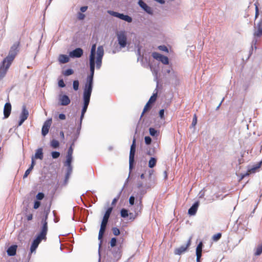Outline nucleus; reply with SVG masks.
Here are the masks:
<instances>
[{
  "instance_id": "1",
  "label": "nucleus",
  "mask_w": 262,
  "mask_h": 262,
  "mask_svg": "<svg viewBox=\"0 0 262 262\" xmlns=\"http://www.w3.org/2000/svg\"><path fill=\"white\" fill-rule=\"evenodd\" d=\"M90 74L87 76L83 89L93 90L94 84V75L95 68V59H89Z\"/></svg>"
},
{
  "instance_id": "2",
  "label": "nucleus",
  "mask_w": 262,
  "mask_h": 262,
  "mask_svg": "<svg viewBox=\"0 0 262 262\" xmlns=\"http://www.w3.org/2000/svg\"><path fill=\"white\" fill-rule=\"evenodd\" d=\"M19 42H15L11 47L9 54L3 61V63H8V66H10L13 60L14 59L16 55L18 52Z\"/></svg>"
},
{
  "instance_id": "3",
  "label": "nucleus",
  "mask_w": 262,
  "mask_h": 262,
  "mask_svg": "<svg viewBox=\"0 0 262 262\" xmlns=\"http://www.w3.org/2000/svg\"><path fill=\"white\" fill-rule=\"evenodd\" d=\"M92 91L91 90L83 89L82 94V107L81 113L85 114L90 102Z\"/></svg>"
},
{
  "instance_id": "4",
  "label": "nucleus",
  "mask_w": 262,
  "mask_h": 262,
  "mask_svg": "<svg viewBox=\"0 0 262 262\" xmlns=\"http://www.w3.org/2000/svg\"><path fill=\"white\" fill-rule=\"evenodd\" d=\"M136 139L134 137L133 140L132 144L130 146V152H129V174L131 172V171L133 170L134 164H135V156L136 154Z\"/></svg>"
},
{
  "instance_id": "5",
  "label": "nucleus",
  "mask_w": 262,
  "mask_h": 262,
  "mask_svg": "<svg viewBox=\"0 0 262 262\" xmlns=\"http://www.w3.org/2000/svg\"><path fill=\"white\" fill-rule=\"evenodd\" d=\"M107 13L114 17L118 18L121 20L126 21L128 23H130L133 21V18L131 16L121 13L118 12L114 11L112 10H107Z\"/></svg>"
},
{
  "instance_id": "6",
  "label": "nucleus",
  "mask_w": 262,
  "mask_h": 262,
  "mask_svg": "<svg viewBox=\"0 0 262 262\" xmlns=\"http://www.w3.org/2000/svg\"><path fill=\"white\" fill-rule=\"evenodd\" d=\"M103 55V47L102 46H99L97 49V57L95 58V66L97 69H100L101 68Z\"/></svg>"
},
{
  "instance_id": "7",
  "label": "nucleus",
  "mask_w": 262,
  "mask_h": 262,
  "mask_svg": "<svg viewBox=\"0 0 262 262\" xmlns=\"http://www.w3.org/2000/svg\"><path fill=\"white\" fill-rule=\"evenodd\" d=\"M117 40L120 48H123L126 46L127 36L124 31H120L117 34Z\"/></svg>"
},
{
  "instance_id": "8",
  "label": "nucleus",
  "mask_w": 262,
  "mask_h": 262,
  "mask_svg": "<svg viewBox=\"0 0 262 262\" xmlns=\"http://www.w3.org/2000/svg\"><path fill=\"white\" fill-rule=\"evenodd\" d=\"M106 228V226L101 224L100 228L99 234H98V239L100 241V243L99 244V249H98V255H99L98 262L101 261V253H100V248H101V244L102 243L103 236L105 231Z\"/></svg>"
},
{
  "instance_id": "9",
  "label": "nucleus",
  "mask_w": 262,
  "mask_h": 262,
  "mask_svg": "<svg viewBox=\"0 0 262 262\" xmlns=\"http://www.w3.org/2000/svg\"><path fill=\"white\" fill-rule=\"evenodd\" d=\"M42 240H46V239L41 237L38 235H37L36 237L33 239L30 247V252L29 254V257L31 256V253L36 251L39 244L40 243Z\"/></svg>"
},
{
  "instance_id": "10",
  "label": "nucleus",
  "mask_w": 262,
  "mask_h": 262,
  "mask_svg": "<svg viewBox=\"0 0 262 262\" xmlns=\"http://www.w3.org/2000/svg\"><path fill=\"white\" fill-rule=\"evenodd\" d=\"M152 57L159 61H161L164 64H169V59L168 58L162 54H160L158 52H154L152 53Z\"/></svg>"
},
{
  "instance_id": "11",
  "label": "nucleus",
  "mask_w": 262,
  "mask_h": 262,
  "mask_svg": "<svg viewBox=\"0 0 262 262\" xmlns=\"http://www.w3.org/2000/svg\"><path fill=\"white\" fill-rule=\"evenodd\" d=\"M29 116V112L26 108L25 105H23L22 106L21 112L20 114L19 120L18 122V126H20L27 119Z\"/></svg>"
},
{
  "instance_id": "12",
  "label": "nucleus",
  "mask_w": 262,
  "mask_h": 262,
  "mask_svg": "<svg viewBox=\"0 0 262 262\" xmlns=\"http://www.w3.org/2000/svg\"><path fill=\"white\" fill-rule=\"evenodd\" d=\"M191 237H190L185 245H182L180 247L174 249V254L180 255L186 251L191 245Z\"/></svg>"
},
{
  "instance_id": "13",
  "label": "nucleus",
  "mask_w": 262,
  "mask_h": 262,
  "mask_svg": "<svg viewBox=\"0 0 262 262\" xmlns=\"http://www.w3.org/2000/svg\"><path fill=\"white\" fill-rule=\"evenodd\" d=\"M141 48L140 46H138V49L137 51V55H138L137 60L140 61L143 67H146L147 65H149L148 63V59L147 57H144L143 55H141Z\"/></svg>"
},
{
  "instance_id": "14",
  "label": "nucleus",
  "mask_w": 262,
  "mask_h": 262,
  "mask_svg": "<svg viewBox=\"0 0 262 262\" xmlns=\"http://www.w3.org/2000/svg\"><path fill=\"white\" fill-rule=\"evenodd\" d=\"M52 123V118L47 119L44 123L41 128V134L45 137L49 133Z\"/></svg>"
},
{
  "instance_id": "15",
  "label": "nucleus",
  "mask_w": 262,
  "mask_h": 262,
  "mask_svg": "<svg viewBox=\"0 0 262 262\" xmlns=\"http://www.w3.org/2000/svg\"><path fill=\"white\" fill-rule=\"evenodd\" d=\"M112 248L113 249L110 250V251L113 255L114 260L117 261L122 256L121 246L120 245L119 247H114Z\"/></svg>"
},
{
  "instance_id": "16",
  "label": "nucleus",
  "mask_w": 262,
  "mask_h": 262,
  "mask_svg": "<svg viewBox=\"0 0 262 262\" xmlns=\"http://www.w3.org/2000/svg\"><path fill=\"white\" fill-rule=\"evenodd\" d=\"M83 54V50L80 48H77L71 51L69 53V56L71 58H80Z\"/></svg>"
},
{
  "instance_id": "17",
  "label": "nucleus",
  "mask_w": 262,
  "mask_h": 262,
  "mask_svg": "<svg viewBox=\"0 0 262 262\" xmlns=\"http://www.w3.org/2000/svg\"><path fill=\"white\" fill-rule=\"evenodd\" d=\"M71 102V100L69 97L66 95H59V104L62 106H67Z\"/></svg>"
},
{
  "instance_id": "18",
  "label": "nucleus",
  "mask_w": 262,
  "mask_h": 262,
  "mask_svg": "<svg viewBox=\"0 0 262 262\" xmlns=\"http://www.w3.org/2000/svg\"><path fill=\"white\" fill-rule=\"evenodd\" d=\"M138 4L147 14L150 15H152L153 14V11L151 7L147 5L142 0H139Z\"/></svg>"
},
{
  "instance_id": "19",
  "label": "nucleus",
  "mask_w": 262,
  "mask_h": 262,
  "mask_svg": "<svg viewBox=\"0 0 262 262\" xmlns=\"http://www.w3.org/2000/svg\"><path fill=\"white\" fill-rule=\"evenodd\" d=\"M41 224L42 225L41 227V231L37 235L47 239L46 235L48 230V223H41Z\"/></svg>"
},
{
  "instance_id": "20",
  "label": "nucleus",
  "mask_w": 262,
  "mask_h": 262,
  "mask_svg": "<svg viewBox=\"0 0 262 262\" xmlns=\"http://www.w3.org/2000/svg\"><path fill=\"white\" fill-rule=\"evenodd\" d=\"M9 67L8 63H3L2 61L0 66V80L5 77Z\"/></svg>"
},
{
  "instance_id": "21",
  "label": "nucleus",
  "mask_w": 262,
  "mask_h": 262,
  "mask_svg": "<svg viewBox=\"0 0 262 262\" xmlns=\"http://www.w3.org/2000/svg\"><path fill=\"white\" fill-rule=\"evenodd\" d=\"M255 31L254 32V37H260L262 35V18L255 27Z\"/></svg>"
},
{
  "instance_id": "22",
  "label": "nucleus",
  "mask_w": 262,
  "mask_h": 262,
  "mask_svg": "<svg viewBox=\"0 0 262 262\" xmlns=\"http://www.w3.org/2000/svg\"><path fill=\"white\" fill-rule=\"evenodd\" d=\"M199 204V201H195L188 209V214L191 216L194 215L197 212Z\"/></svg>"
},
{
  "instance_id": "23",
  "label": "nucleus",
  "mask_w": 262,
  "mask_h": 262,
  "mask_svg": "<svg viewBox=\"0 0 262 262\" xmlns=\"http://www.w3.org/2000/svg\"><path fill=\"white\" fill-rule=\"evenodd\" d=\"M11 112V104L9 102H6L4 107V119L9 117Z\"/></svg>"
},
{
  "instance_id": "24",
  "label": "nucleus",
  "mask_w": 262,
  "mask_h": 262,
  "mask_svg": "<svg viewBox=\"0 0 262 262\" xmlns=\"http://www.w3.org/2000/svg\"><path fill=\"white\" fill-rule=\"evenodd\" d=\"M142 201L137 200V203L135 206L132 209L136 214L139 215L142 210Z\"/></svg>"
},
{
  "instance_id": "25",
  "label": "nucleus",
  "mask_w": 262,
  "mask_h": 262,
  "mask_svg": "<svg viewBox=\"0 0 262 262\" xmlns=\"http://www.w3.org/2000/svg\"><path fill=\"white\" fill-rule=\"evenodd\" d=\"M17 246L16 245H11L7 250V255L9 256H15L16 254Z\"/></svg>"
},
{
  "instance_id": "26",
  "label": "nucleus",
  "mask_w": 262,
  "mask_h": 262,
  "mask_svg": "<svg viewBox=\"0 0 262 262\" xmlns=\"http://www.w3.org/2000/svg\"><path fill=\"white\" fill-rule=\"evenodd\" d=\"M35 164V161L33 159V157H32L31 164L30 166H29V167L26 170V171L23 176L24 179L27 178L28 176L30 174V172L33 169Z\"/></svg>"
},
{
  "instance_id": "27",
  "label": "nucleus",
  "mask_w": 262,
  "mask_h": 262,
  "mask_svg": "<svg viewBox=\"0 0 262 262\" xmlns=\"http://www.w3.org/2000/svg\"><path fill=\"white\" fill-rule=\"evenodd\" d=\"M32 157H33V159L42 160L43 158V149L41 147L37 149L34 156Z\"/></svg>"
},
{
  "instance_id": "28",
  "label": "nucleus",
  "mask_w": 262,
  "mask_h": 262,
  "mask_svg": "<svg viewBox=\"0 0 262 262\" xmlns=\"http://www.w3.org/2000/svg\"><path fill=\"white\" fill-rule=\"evenodd\" d=\"M146 193V190L143 188H139V191L136 194V198L137 200L142 201L144 195Z\"/></svg>"
},
{
  "instance_id": "29",
  "label": "nucleus",
  "mask_w": 262,
  "mask_h": 262,
  "mask_svg": "<svg viewBox=\"0 0 262 262\" xmlns=\"http://www.w3.org/2000/svg\"><path fill=\"white\" fill-rule=\"evenodd\" d=\"M69 57L64 54H61L58 57V61L60 63H67L69 61Z\"/></svg>"
},
{
  "instance_id": "30",
  "label": "nucleus",
  "mask_w": 262,
  "mask_h": 262,
  "mask_svg": "<svg viewBox=\"0 0 262 262\" xmlns=\"http://www.w3.org/2000/svg\"><path fill=\"white\" fill-rule=\"evenodd\" d=\"M96 45L93 44L91 47L89 59H95L96 54H97V51H96Z\"/></svg>"
},
{
  "instance_id": "31",
  "label": "nucleus",
  "mask_w": 262,
  "mask_h": 262,
  "mask_svg": "<svg viewBox=\"0 0 262 262\" xmlns=\"http://www.w3.org/2000/svg\"><path fill=\"white\" fill-rule=\"evenodd\" d=\"M262 164V161H260L255 165H253L251 168L248 169V171L250 172H254L259 168L260 167Z\"/></svg>"
},
{
  "instance_id": "32",
  "label": "nucleus",
  "mask_w": 262,
  "mask_h": 262,
  "mask_svg": "<svg viewBox=\"0 0 262 262\" xmlns=\"http://www.w3.org/2000/svg\"><path fill=\"white\" fill-rule=\"evenodd\" d=\"M64 166L67 167V172L65 176V180H67L70 176L73 170L72 165H64Z\"/></svg>"
},
{
  "instance_id": "33",
  "label": "nucleus",
  "mask_w": 262,
  "mask_h": 262,
  "mask_svg": "<svg viewBox=\"0 0 262 262\" xmlns=\"http://www.w3.org/2000/svg\"><path fill=\"white\" fill-rule=\"evenodd\" d=\"M149 133L151 136L157 138L159 136L160 132L155 128L150 127L149 128Z\"/></svg>"
},
{
  "instance_id": "34",
  "label": "nucleus",
  "mask_w": 262,
  "mask_h": 262,
  "mask_svg": "<svg viewBox=\"0 0 262 262\" xmlns=\"http://www.w3.org/2000/svg\"><path fill=\"white\" fill-rule=\"evenodd\" d=\"M157 159L155 157H151L148 161V167L150 168H154L157 163Z\"/></svg>"
},
{
  "instance_id": "35",
  "label": "nucleus",
  "mask_w": 262,
  "mask_h": 262,
  "mask_svg": "<svg viewBox=\"0 0 262 262\" xmlns=\"http://www.w3.org/2000/svg\"><path fill=\"white\" fill-rule=\"evenodd\" d=\"M79 135H80L76 134V133H74L73 134V135L71 136V139L70 141V142L71 143V144H72V145H75V143L76 142V141L78 139Z\"/></svg>"
},
{
  "instance_id": "36",
  "label": "nucleus",
  "mask_w": 262,
  "mask_h": 262,
  "mask_svg": "<svg viewBox=\"0 0 262 262\" xmlns=\"http://www.w3.org/2000/svg\"><path fill=\"white\" fill-rule=\"evenodd\" d=\"M152 104H151V103H148V102H147L146 104V105H145L144 108H143V112L142 113V114L141 115V117H140V119L143 117V116L144 115V114L147 111H149L151 107H152Z\"/></svg>"
},
{
  "instance_id": "37",
  "label": "nucleus",
  "mask_w": 262,
  "mask_h": 262,
  "mask_svg": "<svg viewBox=\"0 0 262 262\" xmlns=\"http://www.w3.org/2000/svg\"><path fill=\"white\" fill-rule=\"evenodd\" d=\"M113 211V207H109L107 208L106 210L105 211V212L104 214V216L103 217L109 220V218L110 217V215L112 213V212Z\"/></svg>"
},
{
  "instance_id": "38",
  "label": "nucleus",
  "mask_w": 262,
  "mask_h": 262,
  "mask_svg": "<svg viewBox=\"0 0 262 262\" xmlns=\"http://www.w3.org/2000/svg\"><path fill=\"white\" fill-rule=\"evenodd\" d=\"M128 210L125 208H122L120 210V215L122 218H126L128 216Z\"/></svg>"
},
{
  "instance_id": "39",
  "label": "nucleus",
  "mask_w": 262,
  "mask_h": 262,
  "mask_svg": "<svg viewBox=\"0 0 262 262\" xmlns=\"http://www.w3.org/2000/svg\"><path fill=\"white\" fill-rule=\"evenodd\" d=\"M59 142L55 139H53L50 142V145L53 148H57L59 146Z\"/></svg>"
},
{
  "instance_id": "40",
  "label": "nucleus",
  "mask_w": 262,
  "mask_h": 262,
  "mask_svg": "<svg viewBox=\"0 0 262 262\" xmlns=\"http://www.w3.org/2000/svg\"><path fill=\"white\" fill-rule=\"evenodd\" d=\"M72 161H73V156L66 155V160L64 162V165H72Z\"/></svg>"
},
{
  "instance_id": "41",
  "label": "nucleus",
  "mask_w": 262,
  "mask_h": 262,
  "mask_svg": "<svg viewBox=\"0 0 262 262\" xmlns=\"http://www.w3.org/2000/svg\"><path fill=\"white\" fill-rule=\"evenodd\" d=\"M158 97L157 92L154 93L152 95L150 96L149 100L148 103L153 104L156 101L157 98Z\"/></svg>"
},
{
  "instance_id": "42",
  "label": "nucleus",
  "mask_w": 262,
  "mask_h": 262,
  "mask_svg": "<svg viewBox=\"0 0 262 262\" xmlns=\"http://www.w3.org/2000/svg\"><path fill=\"white\" fill-rule=\"evenodd\" d=\"M262 253V244L258 245L256 248L255 252L254 253L255 255L259 256Z\"/></svg>"
},
{
  "instance_id": "43",
  "label": "nucleus",
  "mask_w": 262,
  "mask_h": 262,
  "mask_svg": "<svg viewBox=\"0 0 262 262\" xmlns=\"http://www.w3.org/2000/svg\"><path fill=\"white\" fill-rule=\"evenodd\" d=\"M79 82L78 80H74L73 81V88L75 91H77L79 89Z\"/></svg>"
},
{
  "instance_id": "44",
  "label": "nucleus",
  "mask_w": 262,
  "mask_h": 262,
  "mask_svg": "<svg viewBox=\"0 0 262 262\" xmlns=\"http://www.w3.org/2000/svg\"><path fill=\"white\" fill-rule=\"evenodd\" d=\"M203 248V244L202 242H200L196 246L195 252L202 253V249Z\"/></svg>"
},
{
  "instance_id": "45",
  "label": "nucleus",
  "mask_w": 262,
  "mask_h": 262,
  "mask_svg": "<svg viewBox=\"0 0 262 262\" xmlns=\"http://www.w3.org/2000/svg\"><path fill=\"white\" fill-rule=\"evenodd\" d=\"M117 239L116 237H112L110 242V246L112 248H114L116 246Z\"/></svg>"
},
{
  "instance_id": "46",
  "label": "nucleus",
  "mask_w": 262,
  "mask_h": 262,
  "mask_svg": "<svg viewBox=\"0 0 262 262\" xmlns=\"http://www.w3.org/2000/svg\"><path fill=\"white\" fill-rule=\"evenodd\" d=\"M128 214L129 215L127 217H128V220L131 221H134L139 215L138 214H136V213L135 212L134 213L133 212H129Z\"/></svg>"
},
{
  "instance_id": "47",
  "label": "nucleus",
  "mask_w": 262,
  "mask_h": 262,
  "mask_svg": "<svg viewBox=\"0 0 262 262\" xmlns=\"http://www.w3.org/2000/svg\"><path fill=\"white\" fill-rule=\"evenodd\" d=\"M74 73V71L72 69H68L66 70L63 74L66 76H70Z\"/></svg>"
},
{
  "instance_id": "48",
  "label": "nucleus",
  "mask_w": 262,
  "mask_h": 262,
  "mask_svg": "<svg viewBox=\"0 0 262 262\" xmlns=\"http://www.w3.org/2000/svg\"><path fill=\"white\" fill-rule=\"evenodd\" d=\"M123 189L122 188L121 191L119 192V193L118 194L117 196L116 197H115L112 201V205H115L116 202L118 201V200H119L121 193H122V191L123 190Z\"/></svg>"
},
{
  "instance_id": "49",
  "label": "nucleus",
  "mask_w": 262,
  "mask_h": 262,
  "mask_svg": "<svg viewBox=\"0 0 262 262\" xmlns=\"http://www.w3.org/2000/svg\"><path fill=\"white\" fill-rule=\"evenodd\" d=\"M60 152L57 151H53L51 152V156L53 159H56L59 157Z\"/></svg>"
},
{
  "instance_id": "50",
  "label": "nucleus",
  "mask_w": 262,
  "mask_h": 262,
  "mask_svg": "<svg viewBox=\"0 0 262 262\" xmlns=\"http://www.w3.org/2000/svg\"><path fill=\"white\" fill-rule=\"evenodd\" d=\"M44 197L45 194L42 192H38L36 196L37 200L39 201L42 200L44 198Z\"/></svg>"
},
{
  "instance_id": "51",
  "label": "nucleus",
  "mask_w": 262,
  "mask_h": 262,
  "mask_svg": "<svg viewBox=\"0 0 262 262\" xmlns=\"http://www.w3.org/2000/svg\"><path fill=\"white\" fill-rule=\"evenodd\" d=\"M222 236V234L221 233H218L213 235L212 238L214 241H219Z\"/></svg>"
},
{
  "instance_id": "52",
  "label": "nucleus",
  "mask_w": 262,
  "mask_h": 262,
  "mask_svg": "<svg viewBox=\"0 0 262 262\" xmlns=\"http://www.w3.org/2000/svg\"><path fill=\"white\" fill-rule=\"evenodd\" d=\"M74 146V145H72V144H70V146L68 149V151L66 155L73 156Z\"/></svg>"
},
{
  "instance_id": "53",
  "label": "nucleus",
  "mask_w": 262,
  "mask_h": 262,
  "mask_svg": "<svg viewBox=\"0 0 262 262\" xmlns=\"http://www.w3.org/2000/svg\"><path fill=\"white\" fill-rule=\"evenodd\" d=\"M135 199H136V195H131L129 198V203L130 206H133L135 204Z\"/></svg>"
},
{
  "instance_id": "54",
  "label": "nucleus",
  "mask_w": 262,
  "mask_h": 262,
  "mask_svg": "<svg viewBox=\"0 0 262 262\" xmlns=\"http://www.w3.org/2000/svg\"><path fill=\"white\" fill-rule=\"evenodd\" d=\"M112 231L114 235L118 236L120 234V231L119 228L117 227H113L112 228Z\"/></svg>"
},
{
  "instance_id": "55",
  "label": "nucleus",
  "mask_w": 262,
  "mask_h": 262,
  "mask_svg": "<svg viewBox=\"0 0 262 262\" xmlns=\"http://www.w3.org/2000/svg\"><path fill=\"white\" fill-rule=\"evenodd\" d=\"M144 141L146 144L150 145L151 143L152 139L150 136H145Z\"/></svg>"
},
{
  "instance_id": "56",
  "label": "nucleus",
  "mask_w": 262,
  "mask_h": 262,
  "mask_svg": "<svg viewBox=\"0 0 262 262\" xmlns=\"http://www.w3.org/2000/svg\"><path fill=\"white\" fill-rule=\"evenodd\" d=\"M41 205V203L40 201L38 200H35L34 202V205H33V208L34 209H38Z\"/></svg>"
},
{
  "instance_id": "57",
  "label": "nucleus",
  "mask_w": 262,
  "mask_h": 262,
  "mask_svg": "<svg viewBox=\"0 0 262 262\" xmlns=\"http://www.w3.org/2000/svg\"><path fill=\"white\" fill-rule=\"evenodd\" d=\"M164 112V109H161L159 112V117L162 120H165Z\"/></svg>"
},
{
  "instance_id": "58",
  "label": "nucleus",
  "mask_w": 262,
  "mask_h": 262,
  "mask_svg": "<svg viewBox=\"0 0 262 262\" xmlns=\"http://www.w3.org/2000/svg\"><path fill=\"white\" fill-rule=\"evenodd\" d=\"M58 86L61 88H63L66 86V84L64 83V82L62 79H60L58 81Z\"/></svg>"
},
{
  "instance_id": "59",
  "label": "nucleus",
  "mask_w": 262,
  "mask_h": 262,
  "mask_svg": "<svg viewBox=\"0 0 262 262\" xmlns=\"http://www.w3.org/2000/svg\"><path fill=\"white\" fill-rule=\"evenodd\" d=\"M81 126H82V123L78 122V126L76 128V132L75 133L80 135V130L81 129Z\"/></svg>"
},
{
  "instance_id": "60",
  "label": "nucleus",
  "mask_w": 262,
  "mask_h": 262,
  "mask_svg": "<svg viewBox=\"0 0 262 262\" xmlns=\"http://www.w3.org/2000/svg\"><path fill=\"white\" fill-rule=\"evenodd\" d=\"M196 123H197V117H196V115L195 114L193 116L191 125L192 127H194L195 126V125L196 124Z\"/></svg>"
},
{
  "instance_id": "61",
  "label": "nucleus",
  "mask_w": 262,
  "mask_h": 262,
  "mask_svg": "<svg viewBox=\"0 0 262 262\" xmlns=\"http://www.w3.org/2000/svg\"><path fill=\"white\" fill-rule=\"evenodd\" d=\"M196 259V262H201V257H202V253L200 252H195Z\"/></svg>"
},
{
  "instance_id": "62",
  "label": "nucleus",
  "mask_w": 262,
  "mask_h": 262,
  "mask_svg": "<svg viewBox=\"0 0 262 262\" xmlns=\"http://www.w3.org/2000/svg\"><path fill=\"white\" fill-rule=\"evenodd\" d=\"M254 5L255 6V19H256L259 15V10H258V5L256 3H255L254 4Z\"/></svg>"
},
{
  "instance_id": "63",
  "label": "nucleus",
  "mask_w": 262,
  "mask_h": 262,
  "mask_svg": "<svg viewBox=\"0 0 262 262\" xmlns=\"http://www.w3.org/2000/svg\"><path fill=\"white\" fill-rule=\"evenodd\" d=\"M48 219V215L44 214V215L42 216V217L41 219V223H48V222H47Z\"/></svg>"
},
{
  "instance_id": "64",
  "label": "nucleus",
  "mask_w": 262,
  "mask_h": 262,
  "mask_svg": "<svg viewBox=\"0 0 262 262\" xmlns=\"http://www.w3.org/2000/svg\"><path fill=\"white\" fill-rule=\"evenodd\" d=\"M198 195H199V198H204V196H205V191H204V189H202L200 191Z\"/></svg>"
}]
</instances>
